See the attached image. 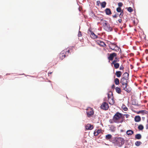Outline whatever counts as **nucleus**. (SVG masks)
Listing matches in <instances>:
<instances>
[{
	"label": "nucleus",
	"instance_id": "nucleus-1",
	"mask_svg": "<svg viewBox=\"0 0 148 148\" xmlns=\"http://www.w3.org/2000/svg\"><path fill=\"white\" fill-rule=\"evenodd\" d=\"M124 120V117L123 114L119 112H117L113 116L112 118L113 121L111 122L110 123H121Z\"/></svg>",
	"mask_w": 148,
	"mask_h": 148
},
{
	"label": "nucleus",
	"instance_id": "nucleus-2",
	"mask_svg": "<svg viewBox=\"0 0 148 148\" xmlns=\"http://www.w3.org/2000/svg\"><path fill=\"white\" fill-rule=\"evenodd\" d=\"M115 141L114 143L116 146L118 147H121L124 144V140L123 139L121 138H115Z\"/></svg>",
	"mask_w": 148,
	"mask_h": 148
},
{
	"label": "nucleus",
	"instance_id": "nucleus-3",
	"mask_svg": "<svg viewBox=\"0 0 148 148\" xmlns=\"http://www.w3.org/2000/svg\"><path fill=\"white\" fill-rule=\"evenodd\" d=\"M86 113L88 117H90L94 114V111L92 108L89 107L86 109Z\"/></svg>",
	"mask_w": 148,
	"mask_h": 148
},
{
	"label": "nucleus",
	"instance_id": "nucleus-4",
	"mask_svg": "<svg viewBox=\"0 0 148 148\" xmlns=\"http://www.w3.org/2000/svg\"><path fill=\"white\" fill-rule=\"evenodd\" d=\"M109 47L111 49L116 51L119 50V49H120L116 44L112 43L109 44Z\"/></svg>",
	"mask_w": 148,
	"mask_h": 148
},
{
	"label": "nucleus",
	"instance_id": "nucleus-5",
	"mask_svg": "<svg viewBox=\"0 0 148 148\" xmlns=\"http://www.w3.org/2000/svg\"><path fill=\"white\" fill-rule=\"evenodd\" d=\"M66 49L62 51L59 55V58L61 60H63L66 56Z\"/></svg>",
	"mask_w": 148,
	"mask_h": 148
},
{
	"label": "nucleus",
	"instance_id": "nucleus-6",
	"mask_svg": "<svg viewBox=\"0 0 148 148\" xmlns=\"http://www.w3.org/2000/svg\"><path fill=\"white\" fill-rule=\"evenodd\" d=\"M100 108L101 109L106 110L109 108V106L108 103L106 102L103 103L101 105Z\"/></svg>",
	"mask_w": 148,
	"mask_h": 148
},
{
	"label": "nucleus",
	"instance_id": "nucleus-7",
	"mask_svg": "<svg viewBox=\"0 0 148 148\" xmlns=\"http://www.w3.org/2000/svg\"><path fill=\"white\" fill-rule=\"evenodd\" d=\"M109 56L108 57V59L109 61H112L113 60L114 57H116L117 56L116 53H113L110 54H108Z\"/></svg>",
	"mask_w": 148,
	"mask_h": 148
},
{
	"label": "nucleus",
	"instance_id": "nucleus-8",
	"mask_svg": "<svg viewBox=\"0 0 148 148\" xmlns=\"http://www.w3.org/2000/svg\"><path fill=\"white\" fill-rule=\"evenodd\" d=\"M122 87L123 90L126 91L128 93H130L132 90L131 88L129 87L128 85L122 86Z\"/></svg>",
	"mask_w": 148,
	"mask_h": 148
},
{
	"label": "nucleus",
	"instance_id": "nucleus-9",
	"mask_svg": "<svg viewBox=\"0 0 148 148\" xmlns=\"http://www.w3.org/2000/svg\"><path fill=\"white\" fill-rule=\"evenodd\" d=\"M105 26L104 27V29L106 31L110 32L112 30V29L110 26H108L106 23H105Z\"/></svg>",
	"mask_w": 148,
	"mask_h": 148
},
{
	"label": "nucleus",
	"instance_id": "nucleus-10",
	"mask_svg": "<svg viewBox=\"0 0 148 148\" xmlns=\"http://www.w3.org/2000/svg\"><path fill=\"white\" fill-rule=\"evenodd\" d=\"M128 79L122 78L120 81V83L122 84V86L128 85Z\"/></svg>",
	"mask_w": 148,
	"mask_h": 148
},
{
	"label": "nucleus",
	"instance_id": "nucleus-11",
	"mask_svg": "<svg viewBox=\"0 0 148 148\" xmlns=\"http://www.w3.org/2000/svg\"><path fill=\"white\" fill-rule=\"evenodd\" d=\"M85 128L87 130H91L93 128V126L90 124H88L86 125Z\"/></svg>",
	"mask_w": 148,
	"mask_h": 148
},
{
	"label": "nucleus",
	"instance_id": "nucleus-12",
	"mask_svg": "<svg viewBox=\"0 0 148 148\" xmlns=\"http://www.w3.org/2000/svg\"><path fill=\"white\" fill-rule=\"evenodd\" d=\"M89 31L90 33V36L92 38L95 39L98 38V36L96 35L91 30H89Z\"/></svg>",
	"mask_w": 148,
	"mask_h": 148
},
{
	"label": "nucleus",
	"instance_id": "nucleus-13",
	"mask_svg": "<svg viewBox=\"0 0 148 148\" xmlns=\"http://www.w3.org/2000/svg\"><path fill=\"white\" fill-rule=\"evenodd\" d=\"M108 101L110 104L113 105L115 102L114 100L113 99V97H112L111 98L108 99Z\"/></svg>",
	"mask_w": 148,
	"mask_h": 148
},
{
	"label": "nucleus",
	"instance_id": "nucleus-14",
	"mask_svg": "<svg viewBox=\"0 0 148 148\" xmlns=\"http://www.w3.org/2000/svg\"><path fill=\"white\" fill-rule=\"evenodd\" d=\"M96 42L97 44L101 46L104 47L105 45V43L102 41L97 40Z\"/></svg>",
	"mask_w": 148,
	"mask_h": 148
},
{
	"label": "nucleus",
	"instance_id": "nucleus-15",
	"mask_svg": "<svg viewBox=\"0 0 148 148\" xmlns=\"http://www.w3.org/2000/svg\"><path fill=\"white\" fill-rule=\"evenodd\" d=\"M129 74L127 72H125L123 75L122 78L128 79Z\"/></svg>",
	"mask_w": 148,
	"mask_h": 148
},
{
	"label": "nucleus",
	"instance_id": "nucleus-16",
	"mask_svg": "<svg viewBox=\"0 0 148 148\" xmlns=\"http://www.w3.org/2000/svg\"><path fill=\"white\" fill-rule=\"evenodd\" d=\"M134 120L136 122H139L141 121V118L139 116H136L135 117Z\"/></svg>",
	"mask_w": 148,
	"mask_h": 148
},
{
	"label": "nucleus",
	"instance_id": "nucleus-17",
	"mask_svg": "<svg viewBox=\"0 0 148 148\" xmlns=\"http://www.w3.org/2000/svg\"><path fill=\"white\" fill-rule=\"evenodd\" d=\"M112 135L111 134H108L106 135L105 138L106 140L110 141V139L112 138Z\"/></svg>",
	"mask_w": 148,
	"mask_h": 148
},
{
	"label": "nucleus",
	"instance_id": "nucleus-18",
	"mask_svg": "<svg viewBox=\"0 0 148 148\" xmlns=\"http://www.w3.org/2000/svg\"><path fill=\"white\" fill-rule=\"evenodd\" d=\"M122 74V73L121 71H116L115 73V75L118 77H120Z\"/></svg>",
	"mask_w": 148,
	"mask_h": 148
},
{
	"label": "nucleus",
	"instance_id": "nucleus-19",
	"mask_svg": "<svg viewBox=\"0 0 148 148\" xmlns=\"http://www.w3.org/2000/svg\"><path fill=\"white\" fill-rule=\"evenodd\" d=\"M105 12L106 13V14L107 15H110L111 14V10L109 8H106L105 10Z\"/></svg>",
	"mask_w": 148,
	"mask_h": 148
},
{
	"label": "nucleus",
	"instance_id": "nucleus-20",
	"mask_svg": "<svg viewBox=\"0 0 148 148\" xmlns=\"http://www.w3.org/2000/svg\"><path fill=\"white\" fill-rule=\"evenodd\" d=\"M115 90L116 92L118 94H121V89L118 87H117L115 88Z\"/></svg>",
	"mask_w": 148,
	"mask_h": 148
},
{
	"label": "nucleus",
	"instance_id": "nucleus-21",
	"mask_svg": "<svg viewBox=\"0 0 148 148\" xmlns=\"http://www.w3.org/2000/svg\"><path fill=\"white\" fill-rule=\"evenodd\" d=\"M108 99L111 98L112 97H113V94L112 92L109 91L108 94Z\"/></svg>",
	"mask_w": 148,
	"mask_h": 148
},
{
	"label": "nucleus",
	"instance_id": "nucleus-22",
	"mask_svg": "<svg viewBox=\"0 0 148 148\" xmlns=\"http://www.w3.org/2000/svg\"><path fill=\"white\" fill-rule=\"evenodd\" d=\"M119 59L118 58L116 57H115L114 58V60L113 61L111 64H114L116 63L117 62H119Z\"/></svg>",
	"mask_w": 148,
	"mask_h": 148
},
{
	"label": "nucleus",
	"instance_id": "nucleus-23",
	"mask_svg": "<svg viewBox=\"0 0 148 148\" xmlns=\"http://www.w3.org/2000/svg\"><path fill=\"white\" fill-rule=\"evenodd\" d=\"M126 133L127 135H131L134 133V132L131 130H129L127 131Z\"/></svg>",
	"mask_w": 148,
	"mask_h": 148
},
{
	"label": "nucleus",
	"instance_id": "nucleus-24",
	"mask_svg": "<svg viewBox=\"0 0 148 148\" xmlns=\"http://www.w3.org/2000/svg\"><path fill=\"white\" fill-rule=\"evenodd\" d=\"M135 138L136 139H140L141 138V136L140 134H137L135 135Z\"/></svg>",
	"mask_w": 148,
	"mask_h": 148
},
{
	"label": "nucleus",
	"instance_id": "nucleus-25",
	"mask_svg": "<svg viewBox=\"0 0 148 148\" xmlns=\"http://www.w3.org/2000/svg\"><path fill=\"white\" fill-rule=\"evenodd\" d=\"M101 7L102 8H104L105 7L106 5V2L104 1L101 3Z\"/></svg>",
	"mask_w": 148,
	"mask_h": 148
},
{
	"label": "nucleus",
	"instance_id": "nucleus-26",
	"mask_svg": "<svg viewBox=\"0 0 148 148\" xmlns=\"http://www.w3.org/2000/svg\"><path fill=\"white\" fill-rule=\"evenodd\" d=\"M114 65V67L116 69H118L119 66V63H116L114 64H113Z\"/></svg>",
	"mask_w": 148,
	"mask_h": 148
},
{
	"label": "nucleus",
	"instance_id": "nucleus-27",
	"mask_svg": "<svg viewBox=\"0 0 148 148\" xmlns=\"http://www.w3.org/2000/svg\"><path fill=\"white\" fill-rule=\"evenodd\" d=\"M114 82L116 85H118L119 83V80L118 78H116L114 79Z\"/></svg>",
	"mask_w": 148,
	"mask_h": 148
},
{
	"label": "nucleus",
	"instance_id": "nucleus-28",
	"mask_svg": "<svg viewBox=\"0 0 148 148\" xmlns=\"http://www.w3.org/2000/svg\"><path fill=\"white\" fill-rule=\"evenodd\" d=\"M138 129L140 130H142L144 128L143 126L142 125H140L138 127Z\"/></svg>",
	"mask_w": 148,
	"mask_h": 148
},
{
	"label": "nucleus",
	"instance_id": "nucleus-29",
	"mask_svg": "<svg viewBox=\"0 0 148 148\" xmlns=\"http://www.w3.org/2000/svg\"><path fill=\"white\" fill-rule=\"evenodd\" d=\"M141 143H142L141 142L139 141H137L136 142L135 145L136 146H138L140 145L141 144Z\"/></svg>",
	"mask_w": 148,
	"mask_h": 148
},
{
	"label": "nucleus",
	"instance_id": "nucleus-30",
	"mask_svg": "<svg viewBox=\"0 0 148 148\" xmlns=\"http://www.w3.org/2000/svg\"><path fill=\"white\" fill-rule=\"evenodd\" d=\"M127 10L130 12H132L133 11V9L131 7H130L128 8Z\"/></svg>",
	"mask_w": 148,
	"mask_h": 148
},
{
	"label": "nucleus",
	"instance_id": "nucleus-31",
	"mask_svg": "<svg viewBox=\"0 0 148 148\" xmlns=\"http://www.w3.org/2000/svg\"><path fill=\"white\" fill-rule=\"evenodd\" d=\"M116 11L118 12H121V9L120 7H119L116 9Z\"/></svg>",
	"mask_w": 148,
	"mask_h": 148
},
{
	"label": "nucleus",
	"instance_id": "nucleus-32",
	"mask_svg": "<svg viewBox=\"0 0 148 148\" xmlns=\"http://www.w3.org/2000/svg\"><path fill=\"white\" fill-rule=\"evenodd\" d=\"M123 11H122V12H121V13L120 14V15H119V16L120 17V18H121V17H122L123 15Z\"/></svg>",
	"mask_w": 148,
	"mask_h": 148
},
{
	"label": "nucleus",
	"instance_id": "nucleus-33",
	"mask_svg": "<svg viewBox=\"0 0 148 148\" xmlns=\"http://www.w3.org/2000/svg\"><path fill=\"white\" fill-rule=\"evenodd\" d=\"M123 110L124 111H127L128 110V108L125 106H124L123 107Z\"/></svg>",
	"mask_w": 148,
	"mask_h": 148
},
{
	"label": "nucleus",
	"instance_id": "nucleus-34",
	"mask_svg": "<svg viewBox=\"0 0 148 148\" xmlns=\"http://www.w3.org/2000/svg\"><path fill=\"white\" fill-rule=\"evenodd\" d=\"M118 5L119 7H120L123 6V4L122 3L119 2L118 3Z\"/></svg>",
	"mask_w": 148,
	"mask_h": 148
},
{
	"label": "nucleus",
	"instance_id": "nucleus-35",
	"mask_svg": "<svg viewBox=\"0 0 148 148\" xmlns=\"http://www.w3.org/2000/svg\"><path fill=\"white\" fill-rule=\"evenodd\" d=\"M78 36L79 37H81L82 36V34L81 31H79Z\"/></svg>",
	"mask_w": 148,
	"mask_h": 148
},
{
	"label": "nucleus",
	"instance_id": "nucleus-36",
	"mask_svg": "<svg viewBox=\"0 0 148 148\" xmlns=\"http://www.w3.org/2000/svg\"><path fill=\"white\" fill-rule=\"evenodd\" d=\"M123 69H124V67L122 65H121L120 68H119V69L120 70H123Z\"/></svg>",
	"mask_w": 148,
	"mask_h": 148
},
{
	"label": "nucleus",
	"instance_id": "nucleus-37",
	"mask_svg": "<svg viewBox=\"0 0 148 148\" xmlns=\"http://www.w3.org/2000/svg\"><path fill=\"white\" fill-rule=\"evenodd\" d=\"M96 3L97 4V5L98 6H99V4H101V3L99 1H97L96 2Z\"/></svg>",
	"mask_w": 148,
	"mask_h": 148
},
{
	"label": "nucleus",
	"instance_id": "nucleus-38",
	"mask_svg": "<svg viewBox=\"0 0 148 148\" xmlns=\"http://www.w3.org/2000/svg\"><path fill=\"white\" fill-rule=\"evenodd\" d=\"M70 53V50H68L67 51H66V56H68V55Z\"/></svg>",
	"mask_w": 148,
	"mask_h": 148
},
{
	"label": "nucleus",
	"instance_id": "nucleus-39",
	"mask_svg": "<svg viewBox=\"0 0 148 148\" xmlns=\"http://www.w3.org/2000/svg\"><path fill=\"white\" fill-rule=\"evenodd\" d=\"M124 115V116H125L126 118H128V117L129 116V115L128 114H124L123 115Z\"/></svg>",
	"mask_w": 148,
	"mask_h": 148
},
{
	"label": "nucleus",
	"instance_id": "nucleus-40",
	"mask_svg": "<svg viewBox=\"0 0 148 148\" xmlns=\"http://www.w3.org/2000/svg\"><path fill=\"white\" fill-rule=\"evenodd\" d=\"M101 132V130H98L97 131V133H98V134H99Z\"/></svg>",
	"mask_w": 148,
	"mask_h": 148
},
{
	"label": "nucleus",
	"instance_id": "nucleus-41",
	"mask_svg": "<svg viewBox=\"0 0 148 148\" xmlns=\"http://www.w3.org/2000/svg\"><path fill=\"white\" fill-rule=\"evenodd\" d=\"M98 133H97V132H94V135L95 136H97V135H98Z\"/></svg>",
	"mask_w": 148,
	"mask_h": 148
},
{
	"label": "nucleus",
	"instance_id": "nucleus-42",
	"mask_svg": "<svg viewBox=\"0 0 148 148\" xmlns=\"http://www.w3.org/2000/svg\"><path fill=\"white\" fill-rule=\"evenodd\" d=\"M113 17L114 18H116L117 17V14H115L113 16Z\"/></svg>",
	"mask_w": 148,
	"mask_h": 148
},
{
	"label": "nucleus",
	"instance_id": "nucleus-43",
	"mask_svg": "<svg viewBox=\"0 0 148 148\" xmlns=\"http://www.w3.org/2000/svg\"><path fill=\"white\" fill-rule=\"evenodd\" d=\"M118 21L119 23H121L122 21V19H119Z\"/></svg>",
	"mask_w": 148,
	"mask_h": 148
},
{
	"label": "nucleus",
	"instance_id": "nucleus-44",
	"mask_svg": "<svg viewBox=\"0 0 148 148\" xmlns=\"http://www.w3.org/2000/svg\"><path fill=\"white\" fill-rule=\"evenodd\" d=\"M115 86L114 85V84H113V85L112 86V89H114L115 88Z\"/></svg>",
	"mask_w": 148,
	"mask_h": 148
},
{
	"label": "nucleus",
	"instance_id": "nucleus-45",
	"mask_svg": "<svg viewBox=\"0 0 148 148\" xmlns=\"http://www.w3.org/2000/svg\"><path fill=\"white\" fill-rule=\"evenodd\" d=\"M146 129H148V124H147L146 125Z\"/></svg>",
	"mask_w": 148,
	"mask_h": 148
},
{
	"label": "nucleus",
	"instance_id": "nucleus-46",
	"mask_svg": "<svg viewBox=\"0 0 148 148\" xmlns=\"http://www.w3.org/2000/svg\"><path fill=\"white\" fill-rule=\"evenodd\" d=\"M145 52L146 53H148V50L147 49H146L145 50Z\"/></svg>",
	"mask_w": 148,
	"mask_h": 148
},
{
	"label": "nucleus",
	"instance_id": "nucleus-47",
	"mask_svg": "<svg viewBox=\"0 0 148 148\" xmlns=\"http://www.w3.org/2000/svg\"><path fill=\"white\" fill-rule=\"evenodd\" d=\"M145 111L144 110H141L139 111V112L141 113H142L143 112H144Z\"/></svg>",
	"mask_w": 148,
	"mask_h": 148
},
{
	"label": "nucleus",
	"instance_id": "nucleus-48",
	"mask_svg": "<svg viewBox=\"0 0 148 148\" xmlns=\"http://www.w3.org/2000/svg\"><path fill=\"white\" fill-rule=\"evenodd\" d=\"M52 73V72H50V73H48V74L49 75V74H51Z\"/></svg>",
	"mask_w": 148,
	"mask_h": 148
},
{
	"label": "nucleus",
	"instance_id": "nucleus-49",
	"mask_svg": "<svg viewBox=\"0 0 148 148\" xmlns=\"http://www.w3.org/2000/svg\"><path fill=\"white\" fill-rule=\"evenodd\" d=\"M134 23H135L134 21Z\"/></svg>",
	"mask_w": 148,
	"mask_h": 148
},
{
	"label": "nucleus",
	"instance_id": "nucleus-50",
	"mask_svg": "<svg viewBox=\"0 0 148 148\" xmlns=\"http://www.w3.org/2000/svg\"><path fill=\"white\" fill-rule=\"evenodd\" d=\"M113 129H114V128H114V127H113Z\"/></svg>",
	"mask_w": 148,
	"mask_h": 148
}]
</instances>
